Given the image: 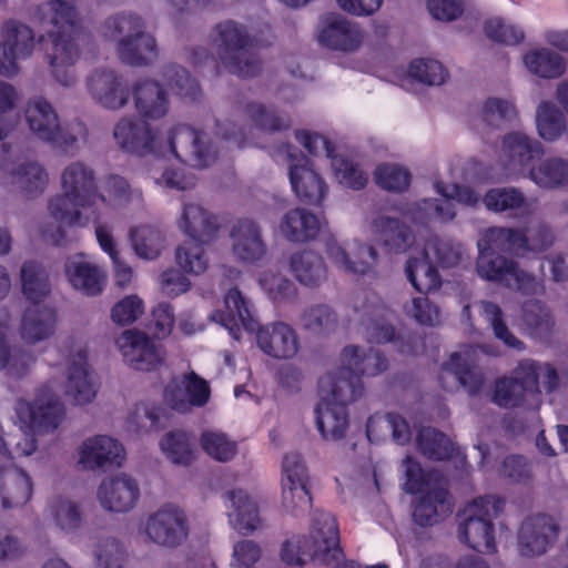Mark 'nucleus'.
Masks as SVG:
<instances>
[{"label": "nucleus", "mask_w": 568, "mask_h": 568, "mask_svg": "<svg viewBox=\"0 0 568 568\" xmlns=\"http://www.w3.org/2000/svg\"><path fill=\"white\" fill-rule=\"evenodd\" d=\"M116 144L125 152L152 154L155 163L150 170L151 178L161 186L175 190H189L195 185V178L184 172L171 170L168 163H179L194 168L210 165L216 155L206 133L179 124L152 129L144 120L122 118L113 129Z\"/></svg>", "instance_id": "f257e3e1"}, {"label": "nucleus", "mask_w": 568, "mask_h": 568, "mask_svg": "<svg viewBox=\"0 0 568 568\" xmlns=\"http://www.w3.org/2000/svg\"><path fill=\"white\" fill-rule=\"evenodd\" d=\"M59 183L61 193L52 195L47 205L54 224L40 226L41 235L55 245L65 241V227H89V221L99 214L100 206L94 205L97 174L91 165L82 161L67 164L60 173Z\"/></svg>", "instance_id": "f03ea898"}, {"label": "nucleus", "mask_w": 568, "mask_h": 568, "mask_svg": "<svg viewBox=\"0 0 568 568\" xmlns=\"http://www.w3.org/2000/svg\"><path fill=\"white\" fill-rule=\"evenodd\" d=\"M558 383V373L551 364L523 359L513 369L510 376L500 377L495 382L493 393V402L500 407L527 405L532 410L529 425L513 426L511 430L514 433L537 432L536 446L540 454L548 457H554L556 452L547 442L536 410L540 405V395L554 392Z\"/></svg>", "instance_id": "7ed1b4c3"}, {"label": "nucleus", "mask_w": 568, "mask_h": 568, "mask_svg": "<svg viewBox=\"0 0 568 568\" xmlns=\"http://www.w3.org/2000/svg\"><path fill=\"white\" fill-rule=\"evenodd\" d=\"M36 19L45 32L40 43L52 77L63 87L73 85L77 82L74 64L80 55L74 8L63 0L48 1L38 8Z\"/></svg>", "instance_id": "20e7f679"}, {"label": "nucleus", "mask_w": 568, "mask_h": 568, "mask_svg": "<svg viewBox=\"0 0 568 568\" xmlns=\"http://www.w3.org/2000/svg\"><path fill=\"white\" fill-rule=\"evenodd\" d=\"M58 383L48 381L36 390L33 402L18 397L14 406L17 419L24 432L23 438L14 443L13 436L4 438L0 427V455L29 456L37 449L36 433H49L57 429L64 419L65 407L58 392Z\"/></svg>", "instance_id": "39448f33"}, {"label": "nucleus", "mask_w": 568, "mask_h": 568, "mask_svg": "<svg viewBox=\"0 0 568 568\" xmlns=\"http://www.w3.org/2000/svg\"><path fill=\"white\" fill-rule=\"evenodd\" d=\"M286 565L302 566L307 559L334 568H361L354 561L343 560L335 518L324 510H315L311 518L308 536H293L281 550Z\"/></svg>", "instance_id": "423d86ee"}, {"label": "nucleus", "mask_w": 568, "mask_h": 568, "mask_svg": "<svg viewBox=\"0 0 568 568\" xmlns=\"http://www.w3.org/2000/svg\"><path fill=\"white\" fill-rule=\"evenodd\" d=\"M339 379L325 374L318 382L320 402L315 408V422L322 437L326 440L342 439L348 427L346 406L359 397V387L352 381Z\"/></svg>", "instance_id": "0eeeda50"}, {"label": "nucleus", "mask_w": 568, "mask_h": 568, "mask_svg": "<svg viewBox=\"0 0 568 568\" xmlns=\"http://www.w3.org/2000/svg\"><path fill=\"white\" fill-rule=\"evenodd\" d=\"M210 40L230 72L241 77H251L258 72L260 63L252 49L254 43L263 41L248 34L241 23L226 20L216 24L210 33Z\"/></svg>", "instance_id": "6e6552de"}, {"label": "nucleus", "mask_w": 568, "mask_h": 568, "mask_svg": "<svg viewBox=\"0 0 568 568\" xmlns=\"http://www.w3.org/2000/svg\"><path fill=\"white\" fill-rule=\"evenodd\" d=\"M141 17L132 13L115 16L106 20L104 36L116 42L120 59L130 65H146L158 57L155 38L144 31Z\"/></svg>", "instance_id": "1a4fd4ad"}, {"label": "nucleus", "mask_w": 568, "mask_h": 568, "mask_svg": "<svg viewBox=\"0 0 568 568\" xmlns=\"http://www.w3.org/2000/svg\"><path fill=\"white\" fill-rule=\"evenodd\" d=\"M501 500L484 496L469 503L457 516L459 539L479 552L495 550L493 518L501 510Z\"/></svg>", "instance_id": "9d476101"}, {"label": "nucleus", "mask_w": 568, "mask_h": 568, "mask_svg": "<svg viewBox=\"0 0 568 568\" xmlns=\"http://www.w3.org/2000/svg\"><path fill=\"white\" fill-rule=\"evenodd\" d=\"M476 270L481 278L499 283L524 295L538 294L544 290L541 281L520 268L514 260L498 254L478 252Z\"/></svg>", "instance_id": "9b49d317"}, {"label": "nucleus", "mask_w": 568, "mask_h": 568, "mask_svg": "<svg viewBox=\"0 0 568 568\" xmlns=\"http://www.w3.org/2000/svg\"><path fill=\"white\" fill-rule=\"evenodd\" d=\"M296 140L315 156L325 155L331 160V168L336 181L348 189L362 190L368 182V175L348 155L336 152L323 135L310 131H296Z\"/></svg>", "instance_id": "f8f14e48"}, {"label": "nucleus", "mask_w": 568, "mask_h": 568, "mask_svg": "<svg viewBox=\"0 0 568 568\" xmlns=\"http://www.w3.org/2000/svg\"><path fill=\"white\" fill-rule=\"evenodd\" d=\"M281 505L293 517H300L312 507L308 489V473L298 453H288L282 462Z\"/></svg>", "instance_id": "ddd939ff"}, {"label": "nucleus", "mask_w": 568, "mask_h": 568, "mask_svg": "<svg viewBox=\"0 0 568 568\" xmlns=\"http://www.w3.org/2000/svg\"><path fill=\"white\" fill-rule=\"evenodd\" d=\"M141 532L149 542L163 548H176L189 536L186 514L176 505H164L145 519Z\"/></svg>", "instance_id": "4468645a"}, {"label": "nucleus", "mask_w": 568, "mask_h": 568, "mask_svg": "<svg viewBox=\"0 0 568 568\" xmlns=\"http://www.w3.org/2000/svg\"><path fill=\"white\" fill-rule=\"evenodd\" d=\"M0 179L17 190L34 196L44 192L49 185V173L42 164L30 159H22L7 148L1 146Z\"/></svg>", "instance_id": "2eb2a0df"}, {"label": "nucleus", "mask_w": 568, "mask_h": 568, "mask_svg": "<svg viewBox=\"0 0 568 568\" xmlns=\"http://www.w3.org/2000/svg\"><path fill=\"white\" fill-rule=\"evenodd\" d=\"M542 154L541 143L521 131L505 134L496 152L497 161L504 169V178L528 176L534 160Z\"/></svg>", "instance_id": "dca6fc26"}, {"label": "nucleus", "mask_w": 568, "mask_h": 568, "mask_svg": "<svg viewBox=\"0 0 568 568\" xmlns=\"http://www.w3.org/2000/svg\"><path fill=\"white\" fill-rule=\"evenodd\" d=\"M280 153L287 158L288 179L295 195L308 204H320L327 194V185L310 160L291 145H285Z\"/></svg>", "instance_id": "f3484780"}, {"label": "nucleus", "mask_w": 568, "mask_h": 568, "mask_svg": "<svg viewBox=\"0 0 568 568\" xmlns=\"http://www.w3.org/2000/svg\"><path fill=\"white\" fill-rule=\"evenodd\" d=\"M67 356L68 375L64 394L75 405H87L97 395L90 366L87 362V351L82 344L71 342L63 347Z\"/></svg>", "instance_id": "a211bd4d"}, {"label": "nucleus", "mask_w": 568, "mask_h": 568, "mask_svg": "<svg viewBox=\"0 0 568 568\" xmlns=\"http://www.w3.org/2000/svg\"><path fill=\"white\" fill-rule=\"evenodd\" d=\"M11 281L4 266L0 265V302L7 296ZM9 325L7 310L0 308V372L9 379L22 381L36 362L34 356L20 348H11L6 339L4 329Z\"/></svg>", "instance_id": "6ab92c4d"}, {"label": "nucleus", "mask_w": 568, "mask_h": 568, "mask_svg": "<svg viewBox=\"0 0 568 568\" xmlns=\"http://www.w3.org/2000/svg\"><path fill=\"white\" fill-rule=\"evenodd\" d=\"M477 348L470 345L460 347L450 354L440 368L439 381L447 390L462 386L470 395L477 394L483 386V376L476 371Z\"/></svg>", "instance_id": "aec40b11"}, {"label": "nucleus", "mask_w": 568, "mask_h": 568, "mask_svg": "<svg viewBox=\"0 0 568 568\" xmlns=\"http://www.w3.org/2000/svg\"><path fill=\"white\" fill-rule=\"evenodd\" d=\"M261 497L236 487L226 491L224 507L230 526L241 535H251L262 527Z\"/></svg>", "instance_id": "412c9836"}, {"label": "nucleus", "mask_w": 568, "mask_h": 568, "mask_svg": "<svg viewBox=\"0 0 568 568\" xmlns=\"http://www.w3.org/2000/svg\"><path fill=\"white\" fill-rule=\"evenodd\" d=\"M559 526L545 514L526 518L518 531L517 549L521 557L534 558L546 554L556 542Z\"/></svg>", "instance_id": "4be33fe9"}, {"label": "nucleus", "mask_w": 568, "mask_h": 568, "mask_svg": "<svg viewBox=\"0 0 568 568\" xmlns=\"http://www.w3.org/2000/svg\"><path fill=\"white\" fill-rule=\"evenodd\" d=\"M116 347L124 362L133 369L150 372L159 368L164 359L161 347L143 332L126 329L116 338Z\"/></svg>", "instance_id": "5701e85b"}, {"label": "nucleus", "mask_w": 568, "mask_h": 568, "mask_svg": "<svg viewBox=\"0 0 568 568\" xmlns=\"http://www.w3.org/2000/svg\"><path fill=\"white\" fill-rule=\"evenodd\" d=\"M316 37L322 45L342 52H354L364 42V31L359 24L337 13L320 19Z\"/></svg>", "instance_id": "b1692460"}, {"label": "nucleus", "mask_w": 568, "mask_h": 568, "mask_svg": "<svg viewBox=\"0 0 568 568\" xmlns=\"http://www.w3.org/2000/svg\"><path fill=\"white\" fill-rule=\"evenodd\" d=\"M125 449L114 437L94 435L77 448V464L84 470L95 471L106 466L120 467L125 460Z\"/></svg>", "instance_id": "393cba45"}, {"label": "nucleus", "mask_w": 568, "mask_h": 568, "mask_svg": "<svg viewBox=\"0 0 568 568\" xmlns=\"http://www.w3.org/2000/svg\"><path fill=\"white\" fill-rule=\"evenodd\" d=\"M36 47L33 30L20 22H8L0 34V74H12L21 60L28 59Z\"/></svg>", "instance_id": "a878e982"}, {"label": "nucleus", "mask_w": 568, "mask_h": 568, "mask_svg": "<svg viewBox=\"0 0 568 568\" xmlns=\"http://www.w3.org/2000/svg\"><path fill=\"white\" fill-rule=\"evenodd\" d=\"M386 361L373 348H363L357 346H346L341 354V367L328 372L339 379L343 386V379L352 381L359 387V396L363 393V386L359 382L361 376H375L386 369Z\"/></svg>", "instance_id": "bb28decb"}, {"label": "nucleus", "mask_w": 568, "mask_h": 568, "mask_svg": "<svg viewBox=\"0 0 568 568\" xmlns=\"http://www.w3.org/2000/svg\"><path fill=\"white\" fill-rule=\"evenodd\" d=\"M364 235L394 253L405 252L414 242L408 226L399 220L374 213L368 215L362 225Z\"/></svg>", "instance_id": "cd10ccee"}, {"label": "nucleus", "mask_w": 568, "mask_h": 568, "mask_svg": "<svg viewBox=\"0 0 568 568\" xmlns=\"http://www.w3.org/2000/svg\"><path fill=\"white\" fill-rule=\"evenodd\" d=\"M93 199L94 205L102 207L103 215L119 210H140L143 206L141 190L132 187L124 178L115 174L97 183Z\"/></svg>", "instance_id": "c85d7f7f"}, {"label": "nucleus", "mask_w": 568, "mask_h": 568, "mask_svg": "<svg viewBox=\"0 0 568 568\" xmlns=\"http://www.w3.org/2000/svg\"><path fill=\"white\" fill-rule=\"evenodd\" d=\"M325 252L331 263L349 274L368 273L377 260V252L371 244L357 240L341 244L335 237L326 241Z\"/></svg>", "instance_id": "c756f323"}, {"label": "nucleus", "mask_w": 568, "mask_h": 568, "mask_svg": "<svg viewBox=\"0 0 568 568\" xmlns=\"http://www.w3.org/2000/svg\"><path fill=\"white\" fill-rule=\"evenodd\" d=\"M255 339L265 355L276 359H292L301 348L297 332L284 322L258 326L255 331Z\"/></svg>", "instance_id": "7c9ffc66"}, {"label": "nucleus", "mask_w": 568, "mask_h": 568, "mask_svg": "<svg viewBox=\"0 0 568 568\" xmlns=\"http://www.w3.org/2000/svg\"><path fill=\"white\" fill-rule=\"evenodd\" d=\"M97 498L104 510L126 513L133 509L140 498L138 481L126 474H120L102 480Z\"/></svg>", "instance_id": "2f4dec72"}, {"label": "nucleus", "mask_w": 568, "mask_h": 568, "mask_svg": "<svg viewBox=\"0 0 568 568\" xmlns=\"http://www.w3.org/2000/svg\"><path fill=\"white\" fill-rule=\"evenodd\" d=\"M87 89L95 102L110 110H119L129 102V88L113 70L93 71L87 79Z\"/></svg>", "instance_id": "473e14b6"}, {"label": "nucleus", "mask_w": 568, "mask_h": 568, "mask_svg": "<svg viewBox=\"0 0 568 568\" xmlns=\"http://www.w3.org/2000/svg\"><path fill=\"white\" fill-rule=\"evenodd\" d=\"M166 404L174 410L185 413L205 405L210 398L209 384L194 373L171 382L164 393Z\"/></svg>", "instance_id": "72a5a7b5"}, {"label": "nucleus", "mask_w": 568, "mask_h": 568, "mask_svg": "<svg viewBox=\"0 0 568 568\" xmlns=\"http://www.w3.org/2000/svg\"><path fill=\"white\" fill-rule=\"evenodd\" d=\"M231 252L236 261L253 264L263 258L266 245L261 227L251 219L235 222L230 231Z\"/></svg>", "instance_id": "f704fd0d"}, {"label": "nucleus", "mask_w": 568, "mask_h": 568, "mask_svg": "<svg viewBox=\"0 0 568 568\" xmlns=\"http://www.w3.org/2000/svg\"><path fill=\"white\" fill-rule=\"evenodd\" d=\"M176 226L184 235L201 243L210 242L220 227L217 219L194 201L183 203Z\"/></svg>", "instance_id": "c9c22d12"}, {"label": "nucleus", "mask_w": 568, "mask_h": 568, "mask_svg": "<svg viewBox=\"0 0 568 568\" xmlns=\"http://www.w3.org/2000/svg\"><path fill=\"white\" fill-rule=\"evenodd\" d=\"M224 310L213 312L210 318L226 328L230 335L240 339V328L255 329L247 302L236 288H230L224 296Z\"/></svg>", "instance_id": "e433bc0d"}, {"label": "nucleus", "mask_w": 568, "mask_h": 568, "mask_svg": "<svg viewBox=\"0 0 568 568\" xmlns=\"http://www.w3.org/2000/svg\"><path fill=\"white\" fill-rule=\"evenodd\" d=\"M33 495V483L28 473L13 466H0V508L26 505Z\"/></svg>", "instance_id": "4c0bfd02"}, {"label": "nucleus", "mask_w": 568, "mask_h": 568, "mask_svg": "<svg viewBox=\"0 0 568 568\" xmlns=\"http://www.w3.org/2000/svg\"><path fill=\"white\" fill-rule=\"evenodd\" d=\"M65 274L74 290L89 296L100 294L105 285L106 275L103 268L82 254L68 258Z\"/></svg>", "instance_id": "58836bf2"}, {"label": "nucleus", "mask_w": 568, "mask_h": 568, "mask_svg": "<svg viewBox=\"0 0 568 568\" xmlns=\"http://www.w3.org/2000/svg\"><path fill=\"white\" fill-rule=\"evenodd\" d=\"M471 310H474L484 320V322L491 328L495 337L501 341L507 347L516 351L525 349L524 343L509 331L505 322V314L498 304L490 301H478L473 305H465L462 318L473 325Z\"/></svg>", "instance_id": "ea45409f"}, {"label": "nucleus", "mask_w": 568, "mask_h": 568, "mask_svg": "<svg viewBox=\"0 0 568 568\" xmlns=\"http://www.w3.org/2000/svg\"><path fill=\"white\" fill-rule=\"evenodd\" d=\"M55 324L57 314L52 307L30 303L22 313L19 333L24 342L36 344L49 338L54 333Z\"/></svg>", "instance_id": "a19ab883"}, {"label": "nucleus", "mask_w": 568, "mask_h": 568, "mask_svg": "<svg viewBox=\"0 0 568 568\" xmlns=\"http://www.w3.org/2000/svg\"><path fill=\"white\" fill-rule=\"evenodd\" d=\"M134 106L144 120H160L169 111V100L163 87L151 80H142L133 87Z\"/></svg>", "instance_id": "79ce46f5"}, {"label": "nucleus", "mask_w": 568, "mask_h": 568, "mask_svg": "<svg viewBox=\"0 0 568 568\" xmlns=\"http://www.w3.org/2000/svg\"><path fill=\"white\" fill-rule=\"evenodd\" d=\"M419 495L413 511L419 526L435 525L452 513L449 495L443 485H434L433 489Z\"/></svg>", "instance_id": "37998d69"}, {"label": "nucleus", "mask_w": 568, "mask_h": 568, "mask_svg": "<svg viewBox=\"0 0 568 568\" xmlns=\"http://www.w3.org/2000/svg\"><path fill=\"white\" fill-rule=\"evenodd\" d=\"M402 213L415 223L427 224L430 222L447 224L452 222L457 211L455 204L448 197L423 199L407 204Z\"/></svg>", "instance_id": "c03bdc74"}, {"label": "nucleus", "mask_w": 568, "mask_h": 568, "mask_svg": "<svg viewBox=\"0 0 568 568\" xmlns=\"http://www.w3.org/2000/svg\"><path fill=\"white\" fill-rule=\"evenodd\" d=\"M44 518L65 535L77 534L83 524V514L78 503L65 496H54L47 503Z\"/></svg>", "instance_id": "a18cd8bd"}, {"label": "nucleus", "mask_w": 568, "mask_h": 568, "mask_svg": "<svg viewBox=\"0 0 568 568\" xmlns=\"http://www.w3.org/2000/svg\"><path fill=\"white\" fill-rule=\"evenodd\" d=\"M30 131L40 140L48 142L54 139L59 129V115L52 104L42 97L31 99L24 111Z\"/></svg>", "instance_id": "49530a36"}, {"label": "nucleus", "mask_w": 568, "mask_h": 568, "mask_svg": "<svg viewBox=\"0 0 568 568\" xmlns=\"http://www.w3.org/2000/svg\"><path fill=\"white\" fill-rule=\"evenodd\" d=\"M478 252H509L524 255L527 239L524 232L508 227H490L485 230L478 242Z\"/></svg>", "instance_id": "de8ad7c7"}, {"label": "nucleus", "mask_w": 568, "mask_h": 568, "mask_svg": "<svg viewBox=\"0 0 568 568\" xmlns=\"http://www.w3.org/2000/svg\"><path fill=\"white\" fill-rule=\"evenodd\" d=\"M278 229L286 240L304 243L317 236L322 229V222L307 210L294 209L284 214Z\"/></svg>", "instance_id": "09e8293b"}, {"label": "nucleus", "mask_w": 568, "mask_h": 568, "mask_svg": "<svg viewBox=\"0 0 568 568\" xmlns=\"http://www.w3.org/2000/svg\"><path fill=\"white\" fill-rule=\"evenodd\" d=\"M290 268L296 281L307 287H317L327 278L323 257L314 251L304 250L293 254Z\"/></svg>", "instance_id": "8fccbe9b"}, {"label": "nucleus", "mask_w": 568, "mask_h": 568, "mask_svg": "<svg viewBox=\"0 0 568 568\" xmlns=\"http://www.w3.org/2000/svg\"><path fill=\"white\" fill-rule=\"evenodd\" d=\"M487 210L508 212L516 217H527L534 212V204L515 187L491 189L483 197Z\"/></svg>", "instance_id": "3c124183"}, {"label": "nucleus", "mask_w": 568, "mask_h": 568, "mask_svg": "<svg viewBox=\"0 0 568 568\" xmlns=\"http://www.w3.org/2000/svg\"><path fill=\"white\" fill-rule=\"evenodd\" d=\"M526 70L541 79H557L565 73V59L545 47H536L523 55Z\"/></svg>", "instance_id": "603ef678"}, {"label": "nucleus", "mask_w": 568, "mask_h": 568, "mask_svg": "<svg viewBox=\"0 0 568 568\" xmlns=\"http://www.w3.org/2000/svg\"><path fill=\"white\" fill-rule=\"evenodd\" d=\"M433 263L430 257L423 256L422 248L407 260L405 274L416 291L429 293L440 287L442 277Z\"/></svg>", "instance_id": "864d4df0"}, {"label": "nucleus", "mask_w": 568, "mask_h": 568, "mask_svg": "<svg viewBox=\"0 0 568 568\" xmlns=\"http://www.w3.org/2000/svg\"><path fill=\"white\" fill-rule=\"evenodd\" d=\"M528 178L539 187L546 190L568 185V159L554 156L540 162L528 171Z\"/></svg>", "instance_id": "5fc2aeb1"}, {"label": "nucleus", "mask_w": 568, "mask_h": 568, "mask_svg": "<svg viewBox=\"0 0 568 568\" xmlns=\"http://www.w3.org/2000/svg\"><path fill=\"white\" fill-rule=\"evenodd\" d=\"M20 280L22 293L30 303H41L50 293L48 273L37 262L23 263Z\"/></svg>", "instance_id": "6e6d98bb"}, {"label": "nucleus", "mask_w": 568, "mask_h": 568, "mask_svg": "<svg viewBox=\"0 0 568 568\" xmlns=\"http://www.w3.org/2000/svg\"><path fill=\"white\" fill-rule=\"evenodd\" d=\"M538 135L548 142L558 140L566 129V119L554 102L542 101L536 110Z\"/></svg>", "instance_id": "4d7b16f0"}, {"label": "nucleus", "mask_w": 568, "mask_h": 568, "mask_svg": "<svg viewBox=\"0 0 568 568\" xmlns=\"http://www.w3.org/2000/svg\"><path fill=\"white\" fill-rule=\"evenodd\" d=\"M92 557L99 568H123L128 554L123 544L115 537H101L92 545Z\"/></svg>", "instance_id": "13d9d810"}, {"label": "nucleus", "mask_w": 568, "mask_h": 568, "mask_svg": "<svg viewBox=\"0 0 568 568\" xmlns=\"http://www.w3.org/2000/svg\"><path fill=\"white\" fill-rule=\"evenodd\" d=\"M201 242H184L175 248V263L190 275L203 274L210 265L209 256Z\"/></svg>", "instance_id": "bf43d9fd"}, {"label": "nucleus", "mask_w": 568, "mask_h": 568, "mask_svg": "<svg viewBox=\"0 0 568 568\" xmlns=\"http://www.w3.org/2000/svg\"><path fill=\"white\" fill-rule=\"evenodd\" d=\"M136 255L143 260H155L165 246L163 234L155 227L143 225L130 233Z\"/></svg>", "instance_id": "052dcab7"}, {"label": "nucleus", "mask_w": 568, "mask_h": 568, "mask_svg": "<svg viewBox=\"0 0 568 568\" xmlns=\"http://www.w3.org/2000/svg\"><path fill=\"white\" fill-rule=\"evenodd\" d=\"M245 113L252 126L262 132H277L291 126L290 118L281 115L273 108L261 103L247 104Z\"/></svg>", "instance_id": "680f3d73"}, {"label": "nucleus", "mask_w": 568, "mask_h": 568, "mask_svg": "<svg viewBox=\"0 0 568 568\" xmlns=\"http://www.w3.org/2000/svg\"><path fill=\"white\" fill-rule=\"evenodd\" d=\"M405 474L404 489L409 494H424L433 489L434 485H443L437 473L425 471L412 457L407 456L403 462Z\"/></svg>", "instance_id": "e2e57ef3"}, {"label": "nucleus", "mask_w": 568, "mask_h": 568, "mask_svg": "<svg viewBox=\"0 0 568 568\" xmlns=\"http://www.w3.org/2000/svg\"><path fill=\"white\" fill-rule=\"evenodd\" d=\"M516 118V106L508 99L488 98L481 106L480 121L489 129H499L504 123L513 122Z\"/></svg>", "instance_id": "0e129e2a"}, {"label": "nucleus", "mask_w": 568, "mask_h": 568, "mask_svg": "<svg viewBox=\"0 0 568 568\" xmlns=\"http://www.w3.org/2000/svg\"><path fill=\"white\" fill-rule=\"evenodd\" d=\"M417 446L423 455L436 460L449 458L454 453L452 440L430 427H425L419 430Z\"/></svg>", "instance_id": "69168bd1"}, {"label": "nucleus", "mask_w": 568, "mask_h": 568, "mask_svg": "<svg viewBox=\"0 0 568 568\" xmlns=\"http://www.w3.org/2000/svg\"><path fill=\"white\" fill-rule=\"evenodd\" d=\"M422 254L442 267H454L459 263L463 252L458 243L434 236L424 244Z\"/></svg>", "instance_id": "338daca9"}, {"label": "nucleus", "mask_w": 568, "mask_h": 568, "mask_svg": "<svg viewBox=\"0 0 568 568\" xmlns=\"http://www.w3.org/2000/svg\"><path fill=\"white\" fill-rule=\"evenodd\" d=\"M162 453L174 464L187 465L193 458L191 436L182 430L168 433L160 442Z\"/></svg>", "instance_id": "774afa93"}]
</instances>
